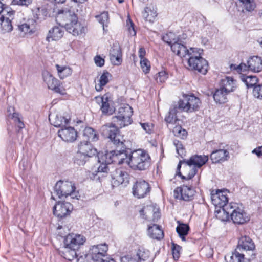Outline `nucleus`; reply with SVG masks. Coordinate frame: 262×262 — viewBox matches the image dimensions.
I'll return each instance as SVG.
<instances>
[{
  "label": "nucleus",
  "mask_w": 262,
  "mask_h": 262,
  "mask_svg": "<svg viewBox=\"0 0 262 262\" xmlns=\"http://www.w3.org/2000/svg\"><path fill=\"white\" fill-rule=\"evenodd\" d=\"M228 92L219 88L215 91L213 97L214 101L219 104H224L227 101Z\"/></svg>",
  "instance_id": "obj_34"
},
{
  "label": "nucleus",
  "mask_w": 262,
  "mask_h": 262,
  "mask_svg": "<svg viewBox=\"0 0 262 262\" xmlns=\"http://www.w3.org/2000/svg\"><path fill=\"white\" fill-rule=\"evenodd\" d=\"M150 256L148 250L140 247L135 254L126 255L120 258V262H145Z\"/></svg>",
  "instance_id": "obj_12"
},
{
  "label": "nucleus",
  "mask_w": 262,
  "mask_h": 262,
  "mask_svg": "<svg viewBox=\"0 0 262 262\" xmlns=\"http://www.w3.org/2000/svg\"><path fill=\"white\" fill-rule=\"evenodd\" d=\"M180 109L179 106H173L172 108H170L168 112V115L166 116L164 120L168 124H175L177 121L179 120L178 118L177 114L178 112V110Z\"/></svg>",
  "instance_id": "obj_37"
},
{
  "label": "nucleus",
  "mask_w": 262,
  "mask_h": 262,
  "mask_svg": "<svg viewBox=\"0 0 262 262\" xmlns=\"http://www.w3.org/2000/svg\"><path fill=\"white\" fill-rule=\"evenodd\" d=\"M86 242L84 236L78 234H69L64 238V245L77 251Z\"/></svg>",
  "instance_id": "obj_15"
},
{
  "label": "nucleus",
  "mask_w": 262,
  "mask_h": 262,
  "mask_svg": "<svg viewBox=\"0 0 262 262\" xmlns=\"http://www.w3.org/2000/svg\"><path fill=\"white\" fill-rule=\"evenodd\" d=\"M245 9L249 12L252 11L256 7L254 0H239Z\"/></svg>",
  "instance_id": "obj_46"
},
{
  "label": "nucleus",
  "mask_w": 262,
  "mask_h": 262,
  "mask_svg": "<svg viewBox=\"0 0 262 262\" xmlns=\"http://www.w3.org/2000/svg\"><path fill=\"white\" fill-rule=\"evenodd\" d=\"M94 60L97 66L101 67L104 64V59L100 55H96L94 58Z\"/></svg>",
  "instance_id": "obj_60"
},
{
  "label": "nucleus",
  "mask_w": 262,
  "mask_h": 262,
  "mask_svg": "<svg viewBox=\"0 0 262 262\" xmlns=\"http://www.w3.org/2000/svg\"><path fill=\"white\" fill-rule=\"evenodd\" d=\"M83 140L88 141H96L99 139V135L97 131L90 127L85 128L83 132Z\"/></svg>",
  "instance_id": "obj_35"
},
{
  "label": "nucleus",
  "mask_w": 262,
  "mask_h": 262,
  "mask_svg": "<svg viewBox=\"0 0 262 262\" xmlns=\"http://www.w3.org/2000/svg\"><path fill=\"white\" fill-rule=\"evenodd\" d=\"M165 38L164 37V40L170 46L172 52L178 56L181 57H184L189 53L190 48L187 49L184 44L181 43L179 41H175L172 43L171 41H166L165 40Z\"/></svg>",
  "instance_id": "obj_23"
},
{
  "label": "nucleus",
  "mask_w": 262,
  "mask_h": 262,
  "mask_svg": "<svg viewBox=\"0 0 262 262\" xmlns=\"http://www.w3.org/2000/svg\"><path fill=\"white\" fill-rule=\"evenodd\" d=\"M56 13V20L59 25L64 26L66 28V24H68L77 15L68 8H62L54 11Z\"/></svg>",
  "instance_id": "obj_16"
},
{
  "label": "nucleus",
  "mask_w": 262,
  "mask_h": 262,
  "mask_svg": "<svg viewBox=\"0 0 262 262\" xmlns=\"http://www.w3.org/2000/svg\"><path fill=\"white\" fill-rule=\"evenodd\" d=\"M110 60L112 63L119 66L122 62V53L120 46L118 43H114L110 52Z\"/></svg>",
  "instance_id": "obj_21"
},
{
  "label": "nucleus",
  "mask_w": 262,
  "mask_h": 262,
  "mask_svg": "<svg viewBox=\"0 0 262 262\" xmlns=\"http://www.w3.org/2000/svg\"><path fill=\"white\" fill-rule=\"evenodd\" d=\"M212 202L214 206L222 208L223 211L229 215L230 210L233 208L231 204H228V198L223 192L217 191L215 194H211Z\"/></svg>",
  "instance_id": "obj_11"
},
{
  "label": "nucleus",
  "mask_w": 262,
  "mask_h": 262,
  "mask_svg": "<svg viewBox=\"0 0 262 262\" xmlns=\"http://www.w3.org/2000/svg\"><path fill=\"white\" fill-rule=\"evenodd\" d=\"M173 143L176 147L178 155L180 156H182L184 154L185 148H184L182 142L178 140L175 139L173 140Z\"/></svg>",
  "instance_id": "obj_50"
},
{
  "label": "nucleus",
  "mask_w": 262,
  "mask_h": 262,
  "mask_svg": "<svg viewBox=\"0 0 262 262\" xmlns=\"http://www.w3.org/2000/svg\"><path fill=\"white\" fill-rule=\"evenodd\" d=\"M112 76V75L107 71H103L99 79V83L95 86L96 90L98 92L101 91L103 89V87L108 83Z\"/></svg>",
  "instance_id": "obj_36"
},
{
  "label": "nucleus",
  "mask_w": 262,
  "mask_h": 262,
  "mask_svg": "<svg viewBox=\"0 0 262 262\" xmlns=\"http://www.w3.org/2000/svg\"><path fill=\"white\" fill-rule=\"evenodd\" d=\"M142 16L147 21L153 22L157 16L156 11L154 10L153 7H146L142 12Z\"/></svg>",
  "instance_id": "obj_41"
},
{
  "label": "nucleus",
  "mask_w": 262,
  "mask_h": 262,
  "mask_svg": "<svg viewBox=\"0 0 262 262\" xmlns=\"http://www.w3.org/2000/svg\"><path fill=\"white\" fill-rule=\"evenodd\" d=\"M210 158L213 163H221L227 160L229 152L226 149H216L211 153Z\"/></svg>",
  "instance_id": "obj_26"
},
{
  "label": "nucleus",
  "mask_w": 262,
  "mask_h": 262,
  "mask_svg": "<svg viewBox=\"0 0 262 262\" xmlns=\"http://www.w3.org/2000/svg\"><path fill=\"white\" fill-rule=\"evenodd\" d=\"M73 2L79 5L80 4H83L86 1V0H71Z\"/></svg>",
  "instance_id": "obj_64"
},
{
  "label": "nucleus",
  "mask_w": 262,
  "mask_h": 262,
  "mask_svg": "<svg viewBox=\"0 0 262 262\" xmlns=\"http://www.w3.org/2000/svg\"><path fill=\"white\" fill-rule=\"evenodd\" d=\"M148 234L153 239L160 240L164 237V232L160 226L154 224L149 226L148 228Z\"/></svg>",
  "instance_id": "obj_30"
},
{
  "label": "nucleus",
  "mask_w": 262,
  "mask_h": 262,
  "mask_svg": "<svg viewBox=\"0 0 262 262\" xmlns=\"http://www.w3.org/2000/svg\"><path fill=\"white\" fill-rule=\"evenodd\" d=\"M168 77V73L164 70H162L158 73V74L156 75L155 78L158 83H162L167 80Z\"/></svg>",
  "instance_id": "obj_48"
},
{
  "label": "nucleus",
  "mask_w": 262,
  "mask_h": 262,
  "mask_svg": "<svg viewBox=\"0 0 262 262\" xmlns=\"http://www.w3.org/2000/svg\"><path fill=\"white\" fill-rule=\"evenodd\" d=\"M138 55L140 59L145 58V56L146 55V51L144 48L141 47L139 49Z\"/></svg>",
  "instance_id": "obj_62"
},
{
  "label": "nucleus",
  "mask_w": 262,
  "mask_h": 262,
  "mask_svg": "<svg viewBox=\"0 0 262 262\" xmlns=\"http://www.w3.org/2000/svg\"><path fill=\"white\" fill-rule=\"evenodd\" d=\"M133 114V111L132 107L128 104L124 105L119 108L117 115L112 117L113 122L110 124H113L119 130V127L121 128L132 123L131 117Z\"/></svg>",
  "instance_id": "obj_5"
},
{
  "label": "nucleus",
  "mask_w": 262,
  "mask_h": 262,
  "mask_svg": "<svg viewBox=\"0 0 262 262\" xmlns=\"http://www.w3.org/2000/svg\"><path fill=\"white\" fill-rule=\"evenodd\" d=\"M108 251V246L106 244L93 245L89 250L91 258L95 262H102L105 258Z\"/></svg>",
  "instance_id": "obj_13"
},
{
  "label": "nucleus",
  "mask_w": 262,
  "mask_h": 262,
  "mask_svg": "<svg viewBox=\"0 0 262 262\" xmlns=\"http://www.w3.org/2000/svg\"><path fill=\"white\" fill-rule=\"evenodd\" d=\"M55 67L57 71L58 75L61 79L71 75L73 72L72 68L68 66H60L57 64L55 65Z\"/></svg>",
  "instance_id": "obj_40"
},
{
  "label": "nucleus",
  "mask_w": 262,
  "mask_h": 262,
  "mask_svg": "<svg viewBox=\"0 0 262 262\" xmlns=\"http://www.w3.org/2000/svg\"><path fill=\"white\" fill-rule=\"evenodd\" d=\"M71 117L69 116L57 115L55 118L54 125L57 127H66L70 123Z\"/></svg>",
  "instance_id": "obj_42"
},
{
  "label": "nucleus",
  "mask_w": 262,
  "mask_h": 262,
  "mask_svg": "<svg viewBox=\"0 0 262 262\" xmlns=\"http://www.w3.org/2000/svg\"><path fill=\"white\" fill-rule=\"evenodd\" d=\"M220 88L223 89L229 94L234 92L236 88V81L232 77L226 76L225 78L221 80Z\"/></svg>",
  "instance_id": "obj_27"
},
{
  "label": "nucleus",
  "mask_w": 262,
  "mask_h": 262,
  "mask_svg": "<svg viewBox=\"0 0 262 262\" xmlns=\"http://www.w3.org/2000/svg\"><path fill=\"white\" fill-rule=\"evenodd\" d=\"M186 162V161H185L184 160V161H180L177 165V170H176V174L178 175V176H179L180 177H181L182 175L180 171L182 163L183 162Z\"/></svg>",
  "instance_id": "obj_63"
},
{
  "label": "nucleus",
  "mask_w": 262,
  "mask_h": 262,
  "mask_svg": "<svg viewBox=\"0 0 262 262\" xmlns=\"http://www.w3.org/2000/svg\"><path fill=\"white\" fill-rule=\"evenodd\" d=\"M140 65L143 71L147 74L150 70V63L147 58L140 59Z\"/></svg>",
  "instance_id": "obj_49"
},
{
  "label": "nucleus",
  "mask_w": 262,
  "mask_h": 262,
  "mask_svg": "<svg viewBox=\"0 0 262 262\" xmlns=\"http://www.w3.org/2000/svg\"><path fill=\"white\" fill-rule=\"evenodd\" d=\"M42 76L43 81L48 85L49 89L62 95L66 94V89L62 86V83L50 72L48 71L44 72L42 73Z\"/></svg>",
  "instance_id": "obj_10"
},
{
  "label": "nucleus",
  "mask_w": 262,
  "mask_h": 262,
  "mask_svg": "<svg viewBox=\"0 0 262 262\" xmlns=\"http://www.w3.org/2000/svg\"><path fill=\"white\" fill-rule=\"evenodd\" d=\"M208 160V157L205 155H195L192 156L186 163L189 166L194 165L195 168H200Z\"/></svg>",
  "instance_id": "obj_28"
},
{
  "label": "nucleus",
  "mask_w": 262,
  "mask_h": 262,
  "mask_svg": "<svg viewBox=\"0 0 262 262\" xmlns=\"http://www.w3.org/2000/svg\"><path fill=\"white\" fill-rule=\"evenodd\" d=\"M140 124L142 129L144 130L146 133L150 134L152 133L154 127L152 123H140Z\"/></svg>",
  "instance_id": "obj_55"
},
{
  "label": "nucleus",
  "mask_w": 262,
  "mask_h": 262,
  "mask_svg": "<svg viewBox=\"0 0 262 262\" xmlns=\"http://www.w3.org/2000/svg\"><path fill=\"white\" fill-rule=\"evenodd\" d=\"M252 152L253 154H255L258 157H260L262 156V146H258L255 148H254Z\"/></svg>",
  "instance_id": "obj_61"
},
{
  "label": "nucleus",
  "mask_w": 262,
  "mask_h": 262,
  "mask_svg": "<svg viewBox=\"0 0 262 262\" xmlns=\"http://www.w3.org/2000/svg\"><path fill=\"white\" fill-rule=\"evenodd\" d=\"M181 249H182V247L178 245L177 244H172V255H173V258L174 259L177 260L179 258L180 252Z\"/></svg>",
  "instance_id": "obj_54"
},
{
  "label": "nucleus",
  "mask_w": 262,
  "mask_h": 262,
  "mask_svg": "<svg viewBox=\"0 0 262 262\" xmlns=\"http://www.w3.org/2000/svg\"><path fill=\"white\" fill-rule=\"evenodd\" d=\"M201 102L194 94H184L183 99L178 102L179 107L187 112H193L199 110Z\"/></svg>",
  "instance_id": "obj_7"
},
{
  "label": "nucleus",
  "mask_w": 262,
  "mask_h": 262,
  "mask_svg": "<svg viewBox=\"0 0 262 262\" xmlns=\"http://www.w3.org/2000/svg\"><path fill=\"white\" fill-rule=\"evenodd\" d=\"M172 133L174 136L181 139H186L188 136L187 131L183 128L180 125H176L172 129Z\"/></svg>",
  "instance_id": "obj_43"
},
{
  "label": "nucleus",
  "mask_w": 262,
  "mask_h": 262,
  "mask_svg": "<svg viewBox=\"0 0 262 262\" xmlns=\"http://www.w3.org/2000/svg\"><path fill=\"white\" fill-rule=\"evenodd\" d=\"M75 189L74 185L72 182L60 180L56 183L54 187V192L59 198H67L69 195L74 198L76 196L74 195Z\"/></svg>",
  "instance_id": "obj_8"
},
{
  "label": "nucleus",
  "mask_w": 262,
  "mask_h": 262,
  "mask_svg": "<svg viewBox=\"0 0 262 262\" xmlns=\"http://www.w3.org/2000/svg\"><path fill=\"white\" fill-rule=\"evenodd\" d=\"M248 67L249 70L257 73L262 70V59L258 56H253L247 61Z\"/></svg>",
  "instance_id": "obj_29"
},
{
  "label": "nucleus",
  "mask_w": 262,
  "mask_h": 262,
  "mask_svg": "<svg viewBox=\"0 0 262 262\" xmlns=\"http://www.w3.org/2000/svg\"><path fill=\"white\" fill-rule=\"evenodd\" d=\"M151 190L149 183L142 179L137 180L132 187L133 195L138 198H144L148 195Z\"/></svg>",
  "instance_id": "obj_9"
},
{
  "label": "nucleus",
  "mask_w": 262,
  "mask_h": 262,
  "mask_svg": "<svg viewBox=\"0 0 262 262\" xmlns=\"http://www.w3.org/2000/svg\"><path fill=\"white\" fill-rule=\"evenodd\" d=\"M61 26H55L49 30L48 35L47 37V40L48 41H50V39L52 40H58L62 37L64 30Z\"/></svg>",
  "instance_id": "obj_32"
},
{
  "label": "nucleus",
  "mask_w": 262,
  "mask_h": 262,
  "mask_svg": "<svg viewBox=\"0 0 262 262\" xmlns=\"http://www.w3.org/2000/svg\"><path fill=\"white\" fill-rule=\"evenodd\" d=\"M231 68L236 70L237 72L239 73L249 70V68L248 67V64H246L244 63H241L238 66H236V64H231Z\"/></svg>",
  "instance_id": "obj_52"
},
{
  "label": "nucleus",
  "mask_w": 262,
  "mask_h": 262,
  "mask_svg": "<svg viewBox=\"0 0 262 262\" xmlns=\"http://www.w3.org/2000/svg\"><path fill=\"white\" fill-rule=\"evenodd\" d=\"M194 193L195 191L192 187L183 185L174 189V196L177 199L189 201L193 199Z\"/></svg>",
  "instance_id": "obj_19"
},
{
  "label": "nucleus",
  "mask_w": 262,
  "mask_h": 262,
  "mask_svg": "<svg viewBox=\"0 0 262 262\" xmlns=\"http://www.w3.org/2000/svg\"><path fill=\"white\" fill-rule=\"evenodd\" d=\"M58 136L64 142L72 143L77 137V132L73 127H62L58 131Z\"/></svg>",
  "instance_id": "obj_20"
},
{
  "label": "nucleus",
  "mask_w": 262,
  "mask_h": 262,
  "mask_svg": "<svg viewBox=\"0 0 262 262\" xmlns=\"http://www.w3.org/2000/svg\"><path fill=\"white\" fill-rule=\"evenodd\" d=\"M255 249V245L251 238L248 236H242L238 240L236 250L239 251H252Z\"/></svg>",
  "instance_id": "obj_25"
},
{
  "label": "nucleus",
  "mask_w": 262,
  "mask_h": 262,
  "mask_svg": "<svg viewBox=\"0 0 262 262\" xmlns=\"http://www.w3.org/2000/svg\"><path fill=\"white\" fill-rule=\"evenodd\" d=\"M106 160V159L104 157V155H102L100 157H98V161L100 164L96 172L97 173H107L108 170L107 165L111 163H107Z\"/></svg>",
  "instance_id": "obj_44"
},
{
  "label": "nucleus",
  "mask_w": 262,
  "mask_h": 262,
  "mask_svg": "<svg viewBox=\"0 0 262 262\" xmlns=\"http://www.w3.org/2000/svg\"><path fill=\"white\" fill-rule=\"evenodd\" d=\"M241 80L244 82L248 88H254L257 85L258 79L256 76L242 75Z\"/></svg>",
  "instance_id": "obj_38"
},
{
  "label": "nucleus",
  "mask_w": 262,
  "mask_h": 262,
  "mask_svg": "<svg viewBox=\"0 0 262 262\" xmlns=\"http://www.w3.org/2000/svg\"><path fill=\"white\" fill-rule=\"evenodd\" d=\"M77 258V262H90V259L91 258V256L90 255V252H89L88 254H85L82 255H81L78 258Z\"/></svg>",
  "instance_id": "obj_59"
},
{
  "label": "nucleus",
  "mask_w": 262,
  "mask_h": 262,
  "mask_svg": "<svg viewBox=\"0 0 262 262\" xmlns=\"http://www.w3.org/2000/svg\"><path fill=\"white\" fill-rule=\"evenodd\" d=\"M128 174L127 172L121 168H116L111 173L112 183L113 185L118 186L126 180L127 181Z\"/></svg>",
  "instance_id": "obj_24"
},
{
  "label": "nucleus",
  "mask_w": 262,
  "mask_h": 262,
  "mask_svg": "<svg viewBox=\"0 0 262 262\" xmlns=\"http://www.w3.org/2000/svg\"><path fill=\"white\" fill-rule=\"evenodd\" d=\"M97 20L103 25V29H104V26H107V24L109 21V15L107 12L104 11L101 13L100 15L96 16Z\"/></svg>",
  "instance_id": "obj_45"
},
{
  "label": "nucleus",
  "mask_w": 262,
  "mask_h": 262,
  "mask_svg": "<svg viewBox=\"0 0 262 262\" xmlns=\"http://www.w3.org/2000/svg\"><path fill=\"white\" fill-rule=\"evenodd\" d=\"M73 209V205L69 202L59 201L53 208V214L59 219H62L69 215Z\"/></svg>",
  "instance_id": "obj_14"
},
{
  "label": "nucleus",
  "mask_w": 262,
  "mask_h": 262,
  "mask_svg": "<svg viewBox=\"0 0 262 262\" xmlns=\"http://www.w3.org/2000/svg\"><path fill=\"white\" fill-rule=\"evenodd\" d=\"M12 4L13 5L28 6L32 3V0H12Z\"/></svg>",
  "instance_id": "obj_57"
},
{
  "label": "nucleus",
  "mask_w": 262,
  "mask_h": 262,
  "mask_svg": "<svg viewBox=\"0 0 262 262\" xmlns=\"http://www.w3.org/2000/svg\"><path fill=\"white\" fill-rule=\"evenodd\" d=\"M190 227L188 224L180 223L176 228V231L182 241H186V236L188 235Z\"/></svg>",
  "instance_id": "obj_39"
},
{
  "label": "nucleus",
  "mask_w": 262,
  "mask_h": 262,
  "mask_svg": "<svg viewBox=\"0 0 262 262\" xmlns=\"http://www.w3.org/2000/svg\"><path fill=\"white\" fill-rule=\"evenodd\" d=\"M202 52L203 50L200 49L190 48L185 66L189 70L205 75L208 71L209 66L207 61L201 56Z\"/></svg>",
  "instance_id": "obj_2"
},
{
  "label": "nucleus",
  "mask_w": 262,
  "mask_h": 262,
  "mask_svg": "<svg viewBox=\"0 0 262 262\" xmlns=\"http://www.w3.org/2000/svg\"><path fill=\"white\" fill-rule=\"evenodd\" d=\"M127 26L129 34L132 36H135L136 32L134 28V24L130 18H128L127 20Z\"/></svg>",
  "instance_id": "obj_56"
},
{
  "label": "nucleus",
  "mask_w": 262,
  "mask_h": 262,
  "mask_svg": "<svg viewBox=\"0 0 262 262\" xmlns=\"http://www.w3.org/2000/svg\"><path fill=\"white\" fill-rule=\"evenodd\" d=\"M18 29L25 34H32L34 32L33 28H31L30 26L27 23L19 25Z\"/></svg>",
  "instance_id": "obj_51"
},
{
  "label": "nucleus",
  "mask_w": 262,
  "mask_h": 262,
  "mask_svg": "<svg viewBox=\"0 0 262 262\" xmlns=\"http://www.w3.org/2000/svg\"><path fill=\"white\" fill-rule=\"evenodd\" d=\"M253 96L257 98L262 99V84L255 86L253 90Z\"/></svg>",
  "instance_id": "obj_53"
},
{
  "label": "nucleus",
  "mask_w": 262,
  "mask_h": 262,
  "mask_svg": "<svg viewBox=\"0 0 262 262\" xmlns=\"http://www.w3.org/2000/svg\"><path fill=\"white\" fill-rule=\"evenodd\" d=\"M198 172V170L195 168H192L187 176L182 175L181 178L183 180H189L194 177Z\"/></svg>",
  "instance_id": "obj_58"
},
{
  "label": "nucleus",
  "mask_w": 262,
  "mask_h": 262,
  "mask_svg": "<svg viewBox=\"0 0 262 262\" xmlns=\"http://www.w3.org/2000/svg\"><path fill=\"white\" fill-rule=\"evenodd\" d=\"M229 214L231 220L235 224H243L249 220L246 213L239 208H237L232 211L230 210Z\"/></svg>",
  "instance_id": "obj_22"
},
{
  "label": "nucleus",
  "mask_w": 262,
  "mask_h": 262,
  "mask_svg": "<svg viewBox=\"0 0 262 262\" xmlns=\"http://www.w3.org/2000/svg\"><path fill=\"white\" fill-rule=\"evenodd\" d=\"M97 155V149L94 147L90 141H81L78 144V152L75 163L79 165H83L89 157Z\"/></svg>",
  "instance_id": "obj_4"
},
{
  "label": "nucleus",
  "mask_w": 262,
  "mask_h": 262,
  "mask_svg": "<svg viewBox=\"0 0 262 262\" xmlns=\"http://www.w3.org/2000/svg\"><path fill=\"white\" fill-rule=\"evenodd\" d=\"M244 258V255L239 253V251L236 249L227 262H242Z\"/></svg>",
  "instance_id": "obj_47"
},
{
  "label": "nucleus",
  "mask_w": 262,
  "mask_h": 262,
  "mask_svg": "<svg viewBox=\"0 0 262 262\" xmlns=\"http://www.w3.org/2000/svg\"><path fill=\"white\" fill-rule=\"evenodd\" d=\"M65 29L74 36L85 34L86 31V27L78 21L77 16H74L72 20L66 24Z\"/></svg>",
  "instance_id": "obj_18"
},
{
  "label": "nucleus",
  "mask_w": 262,
  "mask_h": 262,
  "mask_svg": "<svg viewBox=\"0 0 262 262\" xmlns=\"http://www.w3.org/2000/svg\"><path fill=\"white\" fill-rule=\"evenodd\" d=\"M95 99L100 105V110L103 114L111 115L115 112V108L111 105L112 100L109 94H105L102 96H96Z\"/></svg>",
  "instance_id": "obj_17"
},
{
  "label": "nucleus",
  "mask_w": 262,
  "mask_h": 262,
  "mask_svg": "<svg viewBox=\"0 0 262 262\" xmlns=\"http://www.w3.org/2000/svg\"><path fill=\"white\" fill-rule=\"evenodd\" d=\"M61 255L68 261H72L75 258H77V250H74L72 248L66 246L64 245L63 249L60 251Z\"/></svg>",
  "instance_id": "obj_33"
},
{
  "label": "nucleus",
  "mask_w": 262,
  "mask_h": 262,
  "mask_svg": "<svg viewBox=\"0 0 262 262\" xmlns=\"http://www.w3.org/2000/svg\"><path fill=\"white\" fill-rule=\"evenodd\" d=\"M128 160V166L134 170H146L151 165V158L149 154L143 149L131 151Z\"/></svg>",
  "instance_id": "obj_3"
},
{
  "label": "nucleus",
  "mask_w": 262,
  "mask_h": 262,
  "mask_svg": "<svg viewBox=\"0 0 262 262\" xmlns=\"http://www.w3.org/2000/svg\"><path fill=\"white\" fill-rule=\"evenodd\" d=\"M4 6L0 2V27L3 33L10 32L13 30L12 20L14 18L15 11Z\"/></svg>",
  "instance_id": "obj_6"
},
{
  "label": "nucleus",
  "mask_w": 262,
  "mask_h": 262,
  "mask_svg": "<svg viewBox=\"0 0 262 262\" xmlns=\"http://www.w3.org/2000/svg\"><path fill=\"white\" fill-rule=\"evenodd\" d=\"M102 131L103 135L107 136L111 143L116 148V150L106 152L104 154L106 159V162L118 165L126 163L128 165L129 154H128L126 150L124 136L121 134L120 130L113 124H109L103 125Z\"/></svg>",
  "instance_id": "obj_1"
},
{
  "label": "nucleus",
  "mask_w": 262,
  "mask_h": 262,
  "mask_svg": "<svg viewBox=\"0 0 262 262\" xmlns=\"http://www.w3.org/2000/svg\"><path fill=\"white\" fill-rule=\"evenodd\" d=\"M7 112L8 117L14 121L16 127L18 128V131L25 127V124L21 120L20 114L18 112H14V107H9Z\"/></svg>",
  "instance_id": "obj_31"
}]
</instances>
